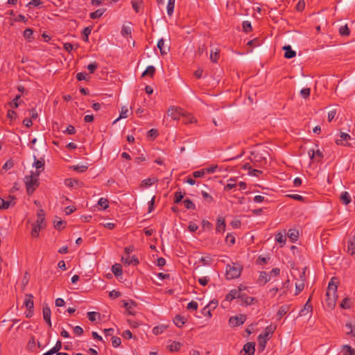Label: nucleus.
Instances as JSON below:
<instances>
[{
    "mask_svg": "<svg viewBox=\"0 0 355 355\" xmlns=\"http://www.w3.org/2000/svg\"><path fill=\"white\" fill-rule=\"evenodd\" d=\"M76 78L78 80H87V74L85 72H80L76 74Z\"/></svg>",
    "mask_w": 355,
    "mask_h": 355,
    "instance_id": "obj_61",
    "label": "nucleus"
},
{
    "mask_svg": "<svg viewBox=\"0 0 355 355\" xmlns=\"http://www.w3.org/2000/svg\"><path fill=\"white\" fill-rule=\"evenodd\" d=\"M123 307L125 308L128 313L129 315H134L135 313L132 311V306H136V302L132 300H130V303L127 302L126 301L123 300Z\"/></svg>",
    "mask_w": 355,
    "mask_h": 355,
    "instance_id": "obj_20",
    "label": "nucleus"
},
{
    "mask_svg": "<svg viewBox=\"0 0 355 355\" xmlns=\"http://www.w3.org/2000/svg\"><path fill=\"white\" fill-rule=\"evenodd\" d=\"M33 31L31 28H26L24 31V37L26 39L28 40L29 41H31L32 40L34 39V37H33Z\"/></svg>",
    "mask_w": 355,
    "mask_h": 355,
    "instance_id": "obj_39",
    "label": "nucleus"
},
{
    "mask_svg": "<svg viewBox=\"0 0 355 355\" xmlns=\"http://www.w3.org/2000/svg\"><path fill=\"white\" fill-rule=\"evenodd\" d=\"M44 220H45V214L43 209H40L37 212V219L36 221L37 224H41L42 225H45L44 224Z\"/></svg>",
    "mask_w": 355,
    "mask_h": 355,
    "instance_id": "obj_26",
    "label": "nucleus"
},
{
    "mask_svg": "<svg viewBox=\"0 0 355 355\" xmlns=\"http://www.w3.org/2000/svg\"><path fill=\"white\" fill-rule=\"evenodd\" d=\"M175 0H168L167 4V13L169 16H171L173 13L174 7H175Z\"/></svg>",
    "mask_w": 355,
    "mask_h": 355,
    "instance_id": "obj_35",
    "label": "nucleus"
},
{
    "mask_svg": "<svg viewBox=\"0 0 355 355\" xmlns=\"http://www.w3.org/2000/svg\"><path fill=\"white\" fill-rule=\"evenodd\" d=\"M300 281L295 283V295H298L301 291H302L304 288V282L305 281V272H303L300 275Z\"/></svg>",
    "mask_w": 355,
    "mask_h": 355,
    "instance_id": "obj_9",
    "label": "nucleus"
},
{
    "mask_svg": "<svg viewBox=\"0 0 355 355\" xmlns=\"http://www.w3.org/2000/svg\"><path fill=\"white\" fill-rule=\"evenodd\" d=\"M225 228V218L223 217H219L217 219V225H216V230L217 232H220L221 230L224 231Z\"/></svg>",
    "mask_w": 355,
    "mask_h": 355,
    "instance_id": "obj_24",
    "label": "nucleus"
},
{
    "mask_svg": "<svg viewBox=\"0 0 355 355\" xmlns=\"http://www.w3.org/2000/svg\"><path fill=\"white\" fill-rule=\"evenodd\" d=\"M242 28L245 33H250L252 30L251 23L249 21H244L242 24Z\"/></svg>",
    "mask_w": 355,
    "mask_h": 355,
    "instance_id": "obj_42",
    "label": "nucleus"
},
{
    "mask_svg": "<svg viewBox=\"0 0 355 355\" xmlns=\"http://www.w3.org/2000/svg\"><path fill=\"white\" fill-rule=\"evenodd\" d=\"M78 182V180L71 178H69L65 180V184L70 187H73L75 184H77Z\"/></svg>",
    "mask_w": 355,
    "mask_h": 355,
    "instance_id": "obj_62",
    "label": "nucleus"
},
{
    "mask_svg": "<svg viewBox=\"0 0 355 355\" xmlns=\"http://www.w3.org/2000/svg\"><path fill=\"white\" fill-rule=\"evenodd\" d=\"M121 343V340L119 337L112 336V344L114 347H117L120 346Z\"/></svg>",
    "mask_w": 355,
    "mask_h": 355,
    "instance_id": "obj_51",
    "label": "nucleus"
},
{
    "mask_svg": "<svg viewBox=\"0 0 355 355\" xmlns=\"http://www.w3.org/2000/svg\"><path fill=\"white\" fill-rule=\"evenodd\" d=\"M24 304L27 310H30L31 313V310L34 309L33 295L32 294H26Z\"/></svg>",
    "mask_w": 355,
    "mask_h": 355,
    "instance_id": "obj_11",
    "label": "nucleus"
},
{
    "mask_svg": "<svg viewBox=\"0 0 355 355\" xmlns=\"http://www.w3.org/2000/svg\"><path fill=\"white\" fill-rule=\"evenodd\" d=\"M19 99H20V96L19 95L16 96V97L12 101V102H10V106L13 108L18 107V106L19 105Z\"/></svg>",
    "mask_w": 355,
    "mask_h": 355,
    "instance_id": "obj_59",
    "label": "nucleus"
},
{
    "mask_svg": "<svg viewBox=\"0 0 355 355\" xmlns=\"http://www.w3.org/2000/svg\"><path fill=\"white\" fill-rule=\"evenodd\" d=\"M182 343L179 341H173L171 345H167V348L171 352H179Z\"/></svg>",
    "mask_w": 355,
    "mask_h": 355,
    "instance_id": "obj_17",
    "label": "nucleus"
},
{
    "mask_svg": "<svg viewBox=\"0 0 355 355\" xmlns=\"http://www.w3.org/2000/svg\"><path fill=\"white\" fill-rule=\"evenodd\" d=\"M42 313L44 320L51 318V309L47 305L43 306Z\"/></svg>",
    "mask_w": 355,
    "mask_h": 355,
    "instance_id": "obj_40",
    "label": "nucleus"
},
{
    "mask_svg": "<svg viewBox=\"0 0 355 355\" xmlns=\"http://www.w3.org/2000/svg\"><path fill=\"white\" fill-rule=\"evenodd\" d=\"M310 92H311L310 88H309V87L304 88L302 89H301L300 94L302 98H307L310 96Z\"/></svg>",
    "mask_w": 355,
    "mask_h": 355,
    "instance_id": "obj_54",
    "label": "nucleus"
},
{
    "mask_svg": "<svg viewBox=\"0 0 355 355\" xmlns=\"http://www.w3.org/2000/svg\"><path fill=\"white\" fill-rule=\"evenodd\" d=\"M157 46L162 55H166L169 51L170 46L168 45H164V40L163 38L158 40Z\"/></svg>",
    "mask_w": 355,
    "mask_h": 355,
    "instance_id": "obj_12",
    "label": "nucleus"
},
{
    "mask_svg": "<svg viewBox=\"0 0 355 355\" xmlns=\"http://www.w3.org/2000/svg\"><path fill=\"white\" fill-rule=\"evenodd\" d=\"M183 203H184V207L187 209H193V210L196 209L195 204L190 199H189V198L185 199L183 201Z\"/></svg>",
    "mask_w": 355,
    "mask_h": 355,
    "instance_id": "obj_37",
    "label": "nucleus"
},
{
    "mask_svg": "<svg viewBox=\"0 0 355 355\" xmlns=\"http://www.w3.org/2000/svg\"><path fill=\"white\" fill-rule=\"evenodd\" d=\"M157 180L156 178H148L141 181V187H148L151 186L153 184L156 182Z\"/></svg>",
    "mask_w": 355,
    "mask_h": 355,
    "instance_id": "obj_30",
    "label": "nucleus"
},
{
    "mask_svg": "<svg viewBox=\"0 0 355 355\" xmlns=\"http://www.w3.org/2000/svg\"><path fill=\"white\" fill-rule=\"evenodd\" d=\"M12 204V200H6L0 197V209H7Z\"/></svg>",
    "mask_w": 355,
    "mask_h": 355,
    "instance_id": "obj_32",
    "label": "nucleus"
},
{
    "mask_svg": "<svg viewBox=\"0 0 355 355\" xmlns=\"http://www.w3.org/2000/svg\"><path fill=\"white\" fill-rule=\"evenodd\" d=\"M53 224H54V227L55 229L60 230L63 229L64 227V226L63 225H65L66 222L64 221V220H54Z\"/></svg>",
    "mask_w": 355,
    "mask_h": 355,
    "instance_id": "obj_49",
    "label": "nucleus"
},
{
    "mask_svg": "<svg viewBox=\"0 0 355 355\" xmlns=\"http://www.w3.org/2000/svg\"><path fill=\"white\" fill-rule=\"evenodd\" d=\"M335 277L331 279L329 282L327 291L326 293L325 303L327 307L330 309H333L336 303L337 295L336 291L338 288V283L334 282Z\"/></svg>",
    "mask_w": 355,
    "mask_h": 355,
    "instance_id": "obj_1",
    "label": "nucleus"
},
{
    "mask_svg": "<svg viewBox=\"0 0 355 355\" xmlns=\"http://www.w3.org/2000/svg\"><path fill=\"white\" fill-rule=\"evenodd\" d=\"M275 329V327L272 325H269L266 327L265 329V331L263 334H261L258 336V349L260 352H262L264 350L267 340L269 339L270 336L273 334L274 331Z\"/></svg>",
    "mask_w": 355,
    "mask_h": 355,
    "instance_id": "obj_3",
    "label": "nucleus"
},
{
    "mask_svg": "<svg viewBox=\"0 0 355 355\" xmlns=\"http://www.w3.org/2000/svg\"><path fill=\"white\" fill-rule=\"evenodd\" d=\"M112 272L114 273L115 277H119L122 275V266L119 263H115L112 267Z\"/></svg>",
    "mask_w": 355,
    "mask_h": 355,
    "instance_id": "obj_23",
    "label": "nucleus"
},
{
    "mask_svg": "<svg viewBox=\"0 0 355 355\" xmlns=\"http://www.w3.org/2000/svg\"><path fill=\"white\" fill-rule=\"evenodd\" d=\"M225 242L232 245L235 243V237L232 234H227L225 237Z\"/></svg>",
    "mask_w": 355,
    "mask_h": 355,
    "instance_id": "obj_50",
    "label": "nucleus"
},
{
    "mask_svg": "<svg viewBox=\"0 0 355 355\" xmlns=\"http://www.w3.org/2000/svg\"><path fill=\"white\" fill-rule=\"evenodd\" d=\"M340 200L345 205H349L352 201L351 196L347 191H343L340 193Z\"/></svg>",
    "mask_w": 355,
    "mask_h": 355,
    "instance_id": "obj_16",
    "label": "nucleus"
},
{
    "mask_svg": "<svg viewBox=\"0 0 355 355\" xmlns=\"http://www.w3.org/2000/svg\"><path fill=\"white\" fill-rule=\"evenodd\" d=\"M240 299L241 300V305H251L254 303V302L257 301V300L253 297H249L245 293H241V297H240Z\"/></svg>",
    "mask_w": 355,
    "mask_h": 355,
    "instance_id": "obj_10",
    "label": "nucleus"
},
{
    "mask_svg": "<svg viewBox=\"0 0 355 355\" xmlns=\"http://www.w3.org/2000/svg\"><path fill=\"white\" fill-rule=\"evenodd\" d=\"M270 259V257H261V256H259L256 262L257 264L259 265H264L266 264L268 261Z\"/></svg>",
    "mask_w": 355,
    "mask_h": 355,
    "instance_id": "obj_52",
    "label": "nucleus"
},
{
    "mask_svg": "<svg viewBox=\"0 0 355 355\" xmlns=\"http://www.w3.org/2000/svg\"><path fill=\"white\" fill-rule=\"evenodd\" d=\"M198 307V304L195 301H191L187 304V309L189 310H197Z\"/></svg>",
    "mask_w": 355,
    "mask_h": 355,
    "instance_id": "obj_60",
    "label": "nucleus"
},
{
    "mask_svg": "<svg viewBox=\"0 0 355 355\" xmlns=\"http://www.w3.org/2000/svg\"><path fill=\"white\" fill-rule=\"evenodd\" d=\"M186 321L187 320L184 318V317L180 315H176L173 318V322L178 328L182 327Z\"/></svg>",
    "mask_w": 355,
    "mask_h": 355,
    "instance_id": "obj_18",
    "label": "nucleus"
},
{
    "mask_svg": "<svg viewBox=\"0 0 355 355\" xmlns=\"http://www.w3.org/2000/svg\"><path fill=\"white\" fill-rule=\"evenodd\" d=\"M96 316H98L100 317V313H98V312H94V311H90V312H88L87 313V317H88V319L89 320H90L91 322H94L96 321Z\"/></svg>",
    "mask_w": 355,
    "mask_h": 355,
    "instance_id": "obj_48",
    "label": "nucleus"
},
{
    "mask_svg": "<svg viewBox=\"0 0 355 355\" xmlns=\"http://www.w3.org/2000/svg\"><path fill=\"white\" fill-rule=\"evenodd\" d=\"M105 11V9H103V8L98 9L96 11L91 12L89 14V17L92 19L100 18L103 15Z\"/></svg>",
    "mask_w": 355,
    "mask_h": 355,
    "instance_id": "obj_25",
    "label": "nucleus"
},
{
    "mask_svg": "<svg viewBox=\"0 0 355 355\" xmlns=\"http://www.w3.org/2000/svg\"><path fill=\"white\" fill-rule=\"evenodd\" d=\"M40 171L37 172L31 171L30 175L25 176L24 183L26 184L27 193L31 195L39 187V175Z\"/></svg>",
    "mask_w": 355,
    "mask_h": 355,
    "instance_id": "obj_2",
    "label": "nucleus"
},
{
    "mask_svg": "<svg viewBox=\"0 0 355 355\" xmlns=\"http://www.w3.org/2000/svg\"><path fill=\"white\" fill-rule=\"evenodd\" d=\"M305 8L304 0H299L295 6V8L297 11H302Z\"/></svg>",
    "mask_w": 355,
    "mask_h": 355,
    "instance_id": "obj_55",
    "label": "nucleus"
},
{
    "mask_svg": "<svg viewBox=\"0 0 355 355\" xmlns=\"http://www.w3.org/2000/svg\"><path fill=\"white\" fill-rule=\"evenodd\" d=\"M339 34L341 36H349L350 34V30L348 28L347 25L345 24L339 28Z\"/></svg>",
    "mask_w": 355,
    "mask_h": 355,
    "instance_id": "obj_33",
    "label": "nucleus"
},
{
    "mask_svg": "<svg viewBox=\"0 0 355 355\" xmlns=\"http://www.w3.org/2000/svg\"><path fill=\"white\" fill-rule=\"evenodd\" d=\"M311 297H312V295L309 297L307 302L304 304V309L300 311V312L299 313V315L300 316L306 315L309 313L312 312L313 306L311 304Z\"/></svg>",
    "mask_w": 355,
    "mask_h": 355,
    "instance_id": "obj_8",
    "label": "nucleus"
},
{
    "mask_svg": "<svg viewBox=\"0 0 355 355\" xmlns=\"http://www.w3.org/2000/svg\"><path fill=\"white\" fill-rule=\"evenodd\" d=\"M341 139H337L336 143L337 145H343V141H347L351 139V137L349 134L345 132H340Z\"/></svg>",
    "mask_w": 355,
    "mask_h": 355,
    "instance_id": "obj_31",
    "label": "nucleus"
},
{
    "mask_svg": "<svg viewBox=\"0 0 355 355\" xmlns=\"http://www.w3.org/2000/svg\"><path fill=\"white\" fill-rule=\"evenodd\" d=\"M235 180H233V179H230L228 180V183L227 184V185L225 187L224 189L225 191H230L234 188H235L236 187V183L234 182Z\"/></svg>",
    "mask_w": 355,
    "mask_h": 355,
    "instance_id": "obj_47",
    "label": "nucleus"
},
{
    "mask_svg": "<svg viewBox=\"0 0 355 355\" xmlns=\"http://www.w3.org/2000/svg\"><path fill=\"white\" fill-rule=\"evenodd\" d=\"M167 114L169 116H171L173 120H178L180 118V116H184L182 113V110L180 107L171 106L167 112Z\"/></svg>",
    "mask_w": 355,
    "mask_h": 355,
    "instance_id": "obj_6",
    "label": "nucleus"
},
{
    "mask_svg": "<svg viewBox=\"0 0 355 355\" xmlns=\"http://www.w3.org/2000/svg\"><path fill=\"white\" fill-rule=\"evenodd\" d=\"M98 68V64L96 62H92L87 65V69L90 73H93Z\"/></svg>",
    "mask_w": 355,
    "mask_h": 355,
    "instance_id": "obj_56",
    "label": "nucleus"
},
{
    "mask_svg": "<svg viewBox=\"0 0 355 355\" xmlns=\"http://www.w3.org/2000/svg\"><path fill=\"white\" fill-rule=\"evenodd\" d=\"M128 109L127 107L125 106H123L121 107V112L120 113V115H119V117L117 118L114 121V123H116L117 121H119L120 119H124V118H127L128 117Z\"/></svg>",
    "mask_w": 355,
    "mask_h": 355,
    "instance_id": "obj_38",
    "label": "nucleus"
},
{
    "mask_svg": "<svg viewBox=\"0 0 355 355\" xmlns=\"http://www.w3.org/2000/svg\"><path fill=\"white\" fill-rule=\"evenodd\" d=\"M343 309H348L350 308L349 300L346 297L343 300L340 305Z\"/></svg>",
    "mask_w": 355,
    "mask_h": 355,
    "instance_id": "obj_53",
    "label": "nucleus"
},
{
    "mask_svg": "<svg viewBox=\"0 0 355 355\" xmlns=\"http://www.w3.org/2000/svg\"><path fill=\"white\" fill-rule=\"evenodd\" d=\"M270 281V277L268 273L265 271H261L259 274V277L258 278L257 282L260 285H265L267 282Z\"/></svg>",
    "mask_w": 355,
    "mask_h": 355,
    "instance_id": "obj_15",
    "label": "nucleus"
},
{
    "mask_svg": "<svg viewBox=\"0 0 355 355\" xmlns=\"http://www.w3.org/2000/svg\"><path fill=\"white\" fill-rule=\"evenodd\" d=\"M98 205L102 207L103 209H106L109 207V201L106 198H101L99 199Z\"/></svg>",
    "mask_w": 355,
    "mask_h": 355,
    "instance_id": "obj_44",
    "label": "nucleus"
},
{
    "mask_svg": "<svg viewBox=\"0 0 355 355\" xmlns=\"http://www.w3.org/2000/svg\"><path fill=\"white\" fill-rule=\"evenodd\" d=\"M275 240L277 242H278L279 243L285 244L286 239L284 234L279 232L275 236Z\"/></svg>",
    "mask_w": 355,
    "mask_h": 355,
    "instance_id": "obj_43",
    "label": "nucleus"
},
{
    "mask_svg": "<svg viewBox=\"0 0 355 355\" xmlns=\"http://www.w3.org/2000/svg\"><path fill=\"white\" fill-rule=\"evenodd\" d=\"M205 174V169H201L199 171H196L193 173V176L194 178H202Z\"/></svg>",
    "mask_w": 355,
    "mask_h": 355,
    "instance_id": "obj_64",
    "label": "nucleus"
},
{
    "mask_svg": "<svg viewBox=\"0 0 355 355\" xmlns=\"http://www.w3.org/2000/svg\"><path fill=\"white\" fill-rule=\"evenodd\" d=\"M34 159H35V162L33 163V166L37 169L42 168L43 170L44 168V164H45L44 159L43 158H40V159H37L35 156H34Z\"/></svg>",
    "mask_w": 355,
    "mask_h": 355,
    "instance_id": "obj_28",
    "label": "nucleus"
},
{
    "mask_svg": "<svg viewBox=\"0 0 355 355\" xmlns=\"http://www.w3.org/2000/svg\"><path fill=\"white\" fill-rule=\"evenodd\" d=\"M44 226L41 224H35L33 226L31 231V236L33 238H37L39 236V232L41 229H42Z\"/></svg>",
    "mask_w": 355,
    "mask_h": 355,
    "instance_id": "obj_21",
    "label": "nucleus"
},
{
    "mask_svg": "<svg viewBox=\"0 0 355 355\" xmlns=\"http://www.w3.org/2000/svg\"><path fill=\"white\" fill-rule=\"evenodd\" d=\"M347 252L351 255L355 254V235L348 239Z\"/></svg>",
    "mask_w": 355,
    "mask_h": 355,
    "instance_id": "obj_13",
    "label": "nucleus"
},
{
    "mask_svg": "<svg viewBox=\"0 0 355 355\" xmlns=\"http://www.w3.org/2000/svg\"><path fill=\"white\" fill-rule=\"evenodd\" d=\"M246 320V315L240 314L239 315L230 317L229 323L233 327H238L243 324Z\"/></svg>",
    "mask_w": 355,
    "mask_h": 355,
    "instance_id": "obj_5",
    "label": "nucleus"
},
{
    "mask_svg": "<svg viewBox=\"0 0 355 355\" xmlns=\"http://www.w3.org/2000/svg\"><path fill=\"white\" fill-rule=\"evenodd\" d=\"M201 194L204 200H206L207 202L210 203L213 201V198L207 192L202 191Z\"/></svg>",
    "mask_w": 355,
    "mask_h": 355,
    "instance_id": "obj_58",
    "label": "nucleus"
},
{
    "mask_svg": "<svg viewBox=\"0 0 355 355\" xmlns=\"http://www.w3.org/2000/svg\"><path fill=\"white\" fill-rule=\"evenodd\" d=\"M72 168L78 173H83L87 171L88 166L87 165H76L73 166Z\"/></svg>",
    "mask_w": 355,
    "mask_h": 355,
    "instance_id": "obj_45",
    "label": "nucleus"
},
{
    "mask_svg": "<svg viewBox=\"0 0 355 355\" xmlns=\"http://www.w3.org/2000/svg\"><path fill=\"white\" fill-rule=\"evenodd\" d=\"M344 355H355V350L349 345L343 346Z\"/></svg>",
    "mask_w": 355,
    "mask_h": 355,
    "instance_id": "obj_41",
    "label": "nucleus"
},
{
    "mask_svg": "<svg viewBox=\"0 0 355 355\" xmlns=\"http://www.w3.org/2000/svg\"><path fill=\"white\" fill-rule=\"evenodd\" d=\"M243 266L237 263H233L232 265L228 264L226 266V277L227 279H232L240 277Z\"/></svg>",
    "mask_w": 355,
    "mask_h": 355,
    "instance_id": "obj_4",
    "label": "nucleus"
},
{
    "mask_svg": "<svg viewBox=\"0 0 355 355\" xmlns=\"http://www.w3.org/2000/svg\"><path fill=\"white\" fill-rule=\"evenodd\" d=\"M290 309V305L284 304L282 306L277 313L278 320H280L284 315H286Z\"/></svg>",
    "mask_w": 355,
    "mask_h": 355,
    "instance_id": "obj_19",
    "label": "nucleus"
},
{
    "mask_svg": "<svg viewBox=\"0 0 355 355\" xmlns=\"http://www.w3.org/2000/svg\"><path fill=\"white\" fill-rule=\"evenodd\" d=\"M282 49L284 51V57L286 58L291 59L296 55V52L292 49L290 45H285Z\"/></svg>",
    "mask_w": 355,
    "mask_h": 355,
    "instance_id": "obj_14",
    "label": "nucleus"
},
{
    "mask_svg": "<svg viewBox=\"0 0 355 355\" xmlns=\"http://www.w3.org/2000/svg\"><path fill=\"white\" fill-rule=\"evenodd\" d=\"M240 297H241V287H239L238 289L231 290L226 295L225 300L230 302L234 299H240Z\"/></svg>",
    "mask_w": 355,
    "mask_h": 355,
    "instance_id": "obj_7",
    "label": "nucleus"
},
{
    "mask_svg": "<svg viewBox=\"0 0 355 355\" xmlns=\"http://www.w3.org/2000/svg\"><path fill=\"white\" fill-rule=\"evenodd\" d=\"M261 42L258 38L251 40L247 43V45L250 46H259Z\"/></svg>",
    "mask_w": 355,
    "mask_h": 355,
    "instance_id": "obj_57",
    "label": "nucleus"
},
{
    "mask_svg": "<svg viewBox=\"0 0 355 355\" xmlns=\"http://www.w3.org/2000/svg\"><path fill=\"white\" fill-rule=\"evenodd\" d=\"M166 329V327L162 325V326H156L153 329V333L155 335H159L162 334L164 330Z\"/></svg>",
    "mask_w": 355,
    "mask_h": 355,
    "instance_id": "obj_46",
    "label": "nucleus"
},
{
    "mask_svg": "<svg viewBox=\"0 0 355 355\" xmlns=\"http://www.w3.org/2000/svg\"><path fill=\"white\" fill-rule=\"evenodd\" d=\"M184 196V193H182L181 191H176L175 193L173 202L175 204L180 203L182 200Z\"/></svg>",
    "mask_w": 355,
    "mask_h": 355,
    "instance_id": "obj_36",
    "label": "nucleus"
},
{
    "mask_svg": "<svg viewBox=\"0 0 355 355\" xmlns=\"http://www.w3.org/2000/svg\"><path fill=\"white\" fill-rule=\"evenodd\" d=\"M308 154H309L311 159H313L315 157V156H317V157H320V159H322L323 157L322 153L318 149L316 150H314L313 149H311L309 150Z\"/></svg>",
    "mask_w": 355,
    "mask_h": 355,
    "instance_id": "obj_27",
    "label": "nucleus"
},
{
    "mask_svg": "<svg viewBox=\"0 0 355 355\" xmlns=\"http://www.w3.org/2000/svg\"><path fill=\"white\" fill-rule=\"evenodd\" d=\"M299 236L298 231L296 230H289L288 232V236L292 241H297Z\"/></svg>",
    "mask_w": 355,
    "mask_h": 355,
    "instance_id": "obj_34",
    "label": "nucleus"
},
{
    "mask_svg": "<svg viewBox=\"0 0 355 355\" xmlns=\"http://www.w3.org/2000/svg\"><path fill=\"white\" fill-rule=\"evenodd\" d=\"M347 329L346 334L351 338H355V325H352V323L349 322L345 324Z\"/></svg>",
    "mask_w": 355,
    "mask_h": 355,
    "instance_id": "obj_22",
    "label": "nucleus"
},
{
    "mask_svg": "<svg viewBox=\"0 0 355 355\" xmlns=\"http://www.w3.org/2000/svg\"><path fill=\"white\" fill-rule=\"evenodd\" d=\"M155 73V68L154 66H148L146 69L143 72L141 76H149L153 77Z\"/></svg>",
    "mask_w": 355,
    "mask_h": 355,
    "instance_id": "obj_29",
    "label": "nucleus"
},
{
    "mask_svg": "<svg viewBox=\"0 0 355 355\" xmlns=\"http://www.w3.org/2000/svg\"><path fill=\"white\" fill-rule=\"evenodd\" d=\"M76 130L74 126L72 125H69L67 127V129L65 131H64V133H67L68 135H74L76 133Z\"/></svg>",
    "mask_w": 355,
    "mask_h": 355,
    "instance_id": "obj_63",
    "label": "nucleus"
}]
</instances>
